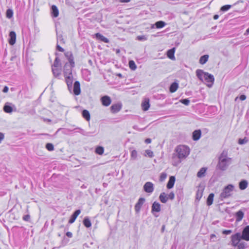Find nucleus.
<instances>
[{"label":"nucleus","instance_id":"nucleus-57","mask_svg":"<svg viewBox=\"0 0 249 249\" xmlns=\"http://www.w3.org/2000/svg\"><path fill=\"white\" fill-rule=\"evenodd\" d=\"M66 235L70 237V238H71L72 236V234L71 232H70V231H68L66 233Z\"/></svg>","mask_w":249,"mask_h":249},{"label":"nucleus","instance_id":"nucleus-21","mask_svg":"<svg viewBox=\"0 0 249 249\" xmlns=\"http://www.w3.org/2000/svg\"><path fill=\"white\" fill-rule=\"evenodd\" d=\"M51 10L52 16L54 18L57 17L59 15V11L57 7L55 5H53L51 7Z\"/></svg>","mask_w":249,"mask_h":249},{"label":"nucleus","instance_id":"nucleus-53","mask_svg":"<svg viewBox=\"0 0 249 249\" xmlns=\"http://www.w3.org/2000/svg\"><path fill=\"white\" fill-rule=\"evenodd\" d=\"M56 48H57V50H58L60 52H63L64 51V50L61 47H60L58 44H57Z\"/></svg>","mask_w":249,"mask_h":249},{"label":"nucleus","instance_id":"nucleus-50","mask_svg":"<svg viewBox=\"0 0 249 249\" xmlns=\"http://www.w3.org/2000/svg\"><path fill=\"white\" fill-rule=\"evenodd\" d=\"M232 231L231 230H224L222 231V233L224 234H230L231 233Z\"/></svg>","mask_w":249,"mask_h":249},{"label":"nucleus","instance_id":"nucleus-19","mask_svg":"<svg viewBox=\"0 0 249 249\" xmlns=\"http://www.w3.org/2000/svg\"><path fill=\"white\" fill-rule=\"evenodd\" d=\"M160 211V205L159 202H154L152 206V212H159Z\"/></svg>","mask_w":249,"mask_h":249},{"label":"nucleus","instance_id":"nucleus-55","mask_svg":"<svg viewBox=\"0 0 249 249\" xmlns=\"http://www.w3.org/2000/svg\"><path fill=\"white\" fill-rule=\"evenodd\" d=\"M4 136L2 133L0 132V143L4 139Z\"/></svg>","mask_w":249,"mask_h":249},{"label":"nucleus","instance_id":"nucleus-15","mask_svg":"<svg viewBox=\"0 0 249 249\" xmlns=\"http://www.w3.org/2000/svg\"><path fill=\"white\" fill-rule=\"evenodd\" d=\"M81 211L80 210H77L71 215L70 219L69 220V223L72 224L73 223L78 215L80 213Z\"/></svg>","mask_w":249,"mask_h":249},{"label":"nucleus","instance_id":"nucleus-62","mask_svg":"<svg viewBox=\"0 0 249 249\" xmlns=\"http://www.w3.org/2000/svg\"><path fill=\"white\" fill-rule=\"evenodd\" d=\"M165 225H162L161 229V231L162 232H164V230H165Z\"/></svg>","mask_w":249,"mask_h":249},{"label":"nucleus","instance_id":"nucleus-59","mask_svg":"<svg viewBox=\"0 0 249 249\" xmlns=\"http://www.w3.org/2000/svg\"><path fill=\"white\" fill-rule=\"evenodd\" d=\"M120 2L122 3H127L129 2L130 0H119Z\"/></svg>","mask_w":249,"mask_h":249},{"label":"nucleus","instance_id":"nucleus-61","mask_svg":"<svg viewBox=\"0 0 249 249\" xmlns=\"http://www.w3.org/2000/svg\"><path fill=\"white\" fill-rule=\"evenodd\" d=\"M219 18V16L217 15H215L214 16H213V19L216 20L217 19H218Z\"/></svg>","mask_w":249,"mask_h":249},{"label":"nucleus","instance_id":"nucleus-63","mask_svg":"<svg viewBox=\"0 0 249 249\" xmlns=\"http://www.w3.org/2000/svg\"><path fill=\"white\" fill-rule=\"evenodd\" d=\"M249 33V28L246 30L245 35H248Z\"/></svg>","mask_w":249,"mask_h":249},{"label":"nucleus","instance_id":"nucleus-5","mask_svg":"<svg viewBox=\"0 0 249 249\" xmlns=\"http://www.w3.org/2000/svg\"><path fill=\"white\" fill-rule=\"evenodd\" d=\"M234 188V186L232 184H229L225 187L219 196V199L223 200L230 197L232 195Z\"/></svg>","mask_w":249,"mask_h":249},{"label":"nucleus","instance_id":"nucleus-31","mask_svg":"<svg viewBox=\"0 0 249 249\" xmlns=\"http://www.w3.org/2000/svg\"><path fill=\"white\" fill-rule=\"evenodd\" d=\"M159 198L160 201L162 203H166L167 201L168 197L166 196V195L165 193H162L160 194Z\"/></svg>","mask_w":249,"mask_h":249},{"label":"nucleus","instance_id":"nucleus-22","mask_svg":"<svg viewBox=\"0 0 249 249\" xmlns=\"http://www.w3.org/2000/svg\"><path fill=\"white\" fill-rule=\"evenodd\" d=\"M96 38L105 43H109V40L108 38L103 36L100 33H96L95 34Z\"/></svg>","mask_w":249,"mask_h":249},{"label":"nucleus","instance_id":"nucleus-45","mask_svg":"<svg viewBox=\"0 0 249 249\" xmlns=\"http://www.w3.org/2000/svg\"><path fill=\"white\" fill-rule=\"evenodd\" d=\"M246 244L245 242L239 243L237 245L238 249H245Z\"/></svg>","mask_w":249,"mask_h":249},{"label":"nucleus","instance_id":"nucleus-52","mask_svg":"<svg viewBox=\"0 0 249 249\" xmlns=\"http://www.w3.org/2000/svg\"><path fill=\"white\" fill-rule=\"evenodd\" d=\"M175 195L173 192L170 193L168 195V198L170 199H173L174 198Z\"/></svg>","mask_w":249,"mask_h":249},{"label":"nucleus","instance_id":"nucleus-40","mask_svg":"<svg viewBox=\"0 0 249 249\" xmlns=\"http://www.w3.org/2000/svg\"><path fill=\"white\" fill-rule=\"evenodd\" d=\"M46 148L48 150L50 151H53L54 149V146L53 144L51 143H47L46 145Z\"/></svg>","mask_w":249,"mask_h":249},{"label":"nucleus","instance_id":"nucleus-38","mask_svg":"<svg viewBox=\"0 0 249 249\" xmlns=\"http://www.w3.org/2000/svg\"><path fill=\"white\" fill-rule=\"evenodd\" d=\"M156 27L157 28H161L163 27L165 25V23L162 21H159L155 23Z\"/></svg>","mask_w":249,"mask_h":249},{"label":"nucleus","instance_id":"nucleus-33","mask_svg":"<svg viewBox=\"0 0 249 249\" xmlns=\"http://www.w3.org/2000/svg\"><path fill=\"white\" fill-rule=\"evenodd\" d=\"M52 71L55 77L59 76L60 74V70L57 68L52 67Z\"/></svg>","mask_w":249,"mask_h":249},{"label":"nucleus","instance_id":"nucleus-26","mask_svg":"<svg viewBox=\"0 0 249 249\" xmlns=\"http://www.w3.org/2000/svg\"><path fill=\"white\" fill-rule=\"evenodd\" d=\"M82 116L87 121H89L90 116L89 112L88 110L86 109L82 111Z\"/></svg>","mask_w":249,"mask_h":249},{"label":"nucleus","instance_id":"nucleus-28","mask_svg":"<svg viewBox=\"0 0 249 249\" xmlns=\"http://www.w3.org/2000/svg\"><path fill=\"white\" fill-rule=\"evenodd\" d=\"M178 87V83L176 82L173 83L170 87V91L172 93L175 92L177 90Z\"/></svg>","mask_w":249,"mask_h":249},{"label":"nucleus","instance_id":"nucleus-23","mask_svg":"<svg viewBox=\"0 0 249 249\" xmlns=\"http://www.w3.org/2000/svg\"><path fill=\"white\" fill-rule=\"evenodd\" d=\"M175 48H173L169 50L167 52V56L168 57L172 59V60H175V56H174V53H175Z\"/></svg>","mask_w":249,"mask_h":249},{"label":"nucleus","instance_id":"nucleus-54","mask_svg":"<svg viewBox=\"0 0 249 249\" xmlns=\"http://www.w3.org/2000/svg\"><path fill=\"white\" fill-rule=\"evenodd\" d=\"M240 99L241 100V101H244L245 100H246V96L245 95H241L240 97H239Z\"/></svg>","mask_w":249,"mask_h":249},{"label":"nucleus","instance_id":"nucleus-64","mask_svg":"<svg viewBox=\"0 0 249 249\" xmlns=\"http://www.w3.org/2000/svg\"><path fill=\"white\" fill-rule=\"evenodd\" d=\"M45 121H48V122H51V120L48 119H45Z\"/></svg>","mask_w":249,"mask_h":249},{"label":"nucleus","instance_id":"nucleus-29","mask_svg":"<svg viewBox=\"0 0 249 249\" xmlns=\"http://www.w3.org/2000/svg\"><path fill=\"white\" fill-rule=\"evenodd\" d=\"M214 194L213 193L210 194L207 200V204L208 206H210L213 204V200Z\"/></svg>","mask_w":249,"mask_h":249},{"label":"nucleus","instance_id":"nucleus-20","mask_svg":"<svg viewBox=\"0 0 249 249\" xmlns=\"http://www.w3.org/2000/svg\"><path fill=\"white\" fill-rule=\"evenodd\" d=\"M175 177L174 176H171L169 178V180L167 184V188L168 189H171L173 187L175 182Z\"/></svg>","mask_w":249,"mask_h":249},{"label":"nucleus","instance_id":"nucleus-47","mask_svg":"<svg viewBox=\"0 0 249 249\" xmlns=\"http://www.w3.org/2000/svg\"><path fill=\"white\" fill-rule=\"evenodd\" d=\"M167 177V174L165 173H162L160 174V181H163L165 180V179Z\"/></svg>","mask_w":249,"mask_h":249},{"label":"nucleus","instance_id":"nucleus-24","mask_svg":"<svg viewBox=\"0 0 249 249\" xmlns=\"http://www.w3.org/2000/svg\"><path fill=\"white\" fill-rule=\"evenodd\" d=\"M248 182L246 180H242L239 183V188L241 190H244L245 189L247 186H248Z\"/></svg>","mask_w":249,"mask_h":249},{"label":"nucleus","instance_id":"nucleus-6","mask_svg":"<svg viewBox=\"0 0 249 249\" xmlns=\"http://www.w3.org/2000/svg\"><path fill=\"white\" fill-rule=\"evenodd\" d=\"M231 238V244L233 246H236L239 243V242L242 239L241 234L240 233H236V234L232 235Z\"/></svg>","mask_w":249,"mask_h":249},{"label":"nucleus","instance_id":"nucleus-4","mask_svg":"<svg viewBox=\"0 0 249 249\" xmlns=\"http://www.w3.org/2000/svg\"><path fill=\"white\" fill-rule=\"evenodd\" d=\"M177 156L178 159H182L186 158L190 153V149L188 146L185 145H178L176 149Z\"/></svg>","mask_w":249,"mask_h":249},{"label":"nucleus","instance_id":"nucleus-56","mask_svg":"<svg viewBox=\"0 0 249 249\" xmlns=\"http://www.w3.org/2000/svg\"><path fill=\"white\" fill-rule=\"evenodd\" d=\"M8 89H9L8 87H7V86H5V87H4V88H3V90H2V91H3V92H4V93H6V92H8Z\"/></svg>","mask_w":249,"mask_h":249},{"label":"nucleus","instance_id":"nucleus-2","mask_svg":"<svg viewBox=\"0 0 249 249\" xmlns=\"http://www.w3.org/2000/svg\"><path fill=\"white\" fill-rule=\"evenodd\" d=\"M196 75L201 81H203L204 80V82L208 87H212L214 80V78L212 74L204 72L202 70L198 69L196 71Z\"/></svg>","mask_w":249,"mask_h":249},{"label":"nucleus","instance_id":"nucleus-1","mask_svg":"<svg viewBox=\"0 0 249 249\" xmlns=\"http://www.w3.org/2000/svg\"><path fill=\"white\" fill-rule=\"evenodd\" d=\"M231 158L228 156V151L223 150L219 157L217 168L221 171H225L231 163Z\"/></svg>","mask_w":249,"mask_h":249},{"label":"nucleus","instance_id":"nucleus-3","mask_svg":"<svg viewBox=\"0 0 249 249\" xmlns=\"http://www.w3.org/2000/svg\"><path fill=\"white\" fill-rule=\"evenodd\" d=\"M65 55L68 59L70 64L66 63L64 66V76L72 75V69L75 65L72 53L71 52H67L65 53Z\"/></svg>","mask_w":249,"mask_h":249},{"label":"nucleus","instance_id":"nucleus-34","mask_svg":"<svg viewBox=\"0 0 249 249\" xmlns=\"http://www.w3.org/2000/svg\"><path fill=\"white\" fill-rule=\"evenodd\" d=\"M104 149L102 146H98L95 149V152L99 155H102L104 153Z\"/></svg>","mask_w":249,"mask_h":249},{"label":"nucleus","instance_id":"nucleus-37","mask_svg":"<svg viewBox=\"0 0 249 249\" xmlns=\"http://www.w3.org/2000/svg\"><path fill=\"white\" fill-rule=\"evenodd\" d=\"M13 15V10L11 9H8L7 10L6 12V16L8 18H11Z\"/></svg>","mask_w":249,"mask_h":249},{"label":"nucleus","instance_id":"nucleus-43","mask_svg":"<svg viewBox=\"0 0 249 249\" xmlns=\"http://www.w3.org/2000/svg\"><path fill=\"white\" fill-rule=\"evenodd\" d=\"M248 142V140L246 137H245L244 139H239L238 140V143L239 144H244Z\"/></svg>","mask_w":249,"mask_h":249},{"label":"nucleus","instance_id":"nucleus-49","mask_svg":"<svg viewBox=\"0 0 249 249\" xmlns=\"http://www.w3.org/2000/svg\"><path fill=\"white\" fill-rule=\"evenodd\" d=\"M23 219L25 221H29L30 219V215L29 214H26L23 216Z\"/></svg>","mask_w":249,"mask_h":249},{"label":"nucleus","instance_id":"nucleus-39","mask_svg":"<svg viewBox=\"0 0 249 249\" xmlns=\"http://www.w3.org/2000/svg\"><path fill=\"white\" fill-rule=\"evenodd\" d=\"M145 152L146 154H145V156H148L150 158H152L153 157H154V153L153 151H152L151 150L147 149L145 150Z\"/></svg>","mask_w":249,"mask_h":249},{"label":"nucleus","instance_id":"nucleus-48","mask_svg":"<svg viewBox=\"0 0 249 249\" xmlns=\"http://www.w3.org/2000/svg\"><path fill=\"white\" fill-rule=\"evenodd\" d=\"M57 41H60L62 43H65V41H64V39L63 38L62 35H59L57 36Z\"/></svg>","mask_w":249,"mask_h":249},{"label":"nucleus","instance_id":"nucleus-35","mask_svg":"<svg viewBox=\"0 0 249 249\" xmlns=\"http://www.w3.org/2000/svg\"><path fill=\"white\" fill-rule=\"evenodd\" d=\"M129 68L132 70H135L137 68V66L135 64V63L134 62V61L133 60H130L129 61Z\"/></svg>","mask_w":249,"mask_h":249},{"label":"nucleus","instance_id":"nucleus-46","mask_svg":"<svg viewBox=\"0 0 249 249\" xmlns=\"http://www.w3.org/2000/svg\"><path fill=\"white\" fill-rule=\"evenodd\" d=\"M231 5H225L221 7L220 10L222 11H226L228 10L231 7Z\"/></svg>","mask_w":249,"mask_h":249},{"label":"nucleus","instance_id":"nucleus-44","mask_svg":"<svg viewBox=\"0 0 249 249\" xmlns=\"http://www.w3.org/2000/svg\"><path fill=\"white\" fill-rule=\"evenodd\" d=\"M180 102H181V103L186 106H188L190 104V101L188 99H184L180 100Z\"/></svg>","mask_w":249,"mask_h":249},{"label":"nucleus","instance_id":"nucleus-51","mask_svg":"<svg viewBox=\"0 0 249 249\" xmlns=\"http://www.w3.org/2000/svg\"><path fill=\"white\" fill-rule=\"evenodd\" d=\"M137 38L138 40H146V38L145 36H137Z\"/></svg>","mask_w":249,"mask_h":249},{"label":"nucleus","instance_id":"nucleus-60","mask_svg":"<svg viewBox=\"0 0 249 249\" xmlns=\"http://www.w3.org/2000/svg\"><path fill=\"white\" fill-rule=\"evenodd\" d=\"M145 142L146 143H150L151 142V140L149 138H147V139H145Z\"/></svg>","mask_w":249,"mask_h":249},{"label":"nucleus","instance_id":"nucleus-30","mask_svg":"<svg viewBox=\"0 0 249 249\" xmlns=\"http://www.w3.org/2000/svg\"><path fill=\"white\" fill-rule=\"evenodd\" d=\"M83 224L84 226L87 228H89L91 226L90 220L88 217H85L83 220Z\"/></svg>","mask_w":249,"mask_h":249},{"label":"nucleus","instance_id":"nucleus-9","mask_svg":"<svg viewBox=\"0 0 249 249\" xmlns=\"http://www.w3.org/2000/svg\"><path fill=\"white\" fill-rule=\"evenodd\" d=\"M65 77L66 82L68 86V88L70 91L72 89V84L73 82L72 75L64 76Z\"/></svg>","mask_w":249,"mask_h":249},{"label":"nucleus","instance_id":"nucleus-32","mask_svg":"<svg viewBox=\"0 0 249 249\" xmlns=\"http://www.w3.org/2000/svg\"><path fill=\"white\" fill-rule=\"evenodd\" d=\"M236 221H241L244 216V213L242 211H239L236 213Z\"/></svg>","mask_w":249,"mask_h":249},{"label":"nucleus","instance_id":"nucleus-36","mask_svg":"<svg viewBox=\"0 0 249 249\" xmlns=\"http://www.w3.org/2000/svg\"><path fill=\"white\" fill-rule=\"evenodd\" d=\"M203 195V190L198 189L197 191L196 194V198L197 199H200Z\"/></svg>","mask_w":249,"mask_h":249},{"label":"nucleus","instance_id":"nucleus-42","mask_svg":"<svg viewBox=\"0 0 249 249\" xmlns=\"http://www.w3.org/2000/svg\"><path fill=\"white\" fill-rule=\"evenodd\" d=\"M137 157V152L135 150H133L131 153V158L133 160H136Z\"/></svg>","mask_w":249,"mask_h":249},{"label":"nucleus","instance_id":"nucleus-8","mask_svg":"<svg viewBox=\"0 0 249 249\" xmlns=\"http://www.w3.org/2000/svg\"><path fill=\"white\" fill-rule=\"evenodd\" d=\"M241 238L246 241H249V226H247L243 230Z\"/></svg>","mask_w":249,"mask_h":249},{"label":"nucleus","instance_id":"nucleus-17","mask_svg":"<svg viewBox=\"0 0 249 249\" xmlns=\"http://www.w3.org/2000/svg\"><path fill=\"white\" fill-rule=\"evenodd\" d=\"M122 108V105L120 104L112 105L110 107L111 111L112 113L119 112Z\"/></svg>","mask_w":249,"mask_h":249},{"label":"nucleus","instance_id":"nucleus-25","mask_svg":"<svg viewBox=\"0 0 249 249\" xmlns=\"http://www.w3.org/2000/svg\"><path fill=\"white\" fill-rule=\"evenodd\" d=\"M208 58H209L208 55H207V54L204 55L200 57V58L199 59V63L203 65V64H205L208 61Z\"/></svg>","mask_w":249,"mask_h":249},{"label":"nucleus","instance_id":"nucleus-14","mask_svg":"<svg viewBox=\"0 0 249 249\" xmlns=\"http://www.w3.org/2000/svg\"><path fill=\"white\" fill-rule=\"evenodd\" d=\"M141 106L143 111L147 110L150 107L149 99L145 98L142 102Z\"/></svg>","mask_w":249,"mask_h":249},{"label":"nucleus","instance_id":"nucleus-58","mask_svg":"<svg viewBox=\"0 0 249 249\" xmlns=\"http://www.w3.org/2000/svg\"><path fill=\"white\" fill-rule=\"evenodd\" d=\"M215 237H216L215 235L214 234H212L210 236V240L214 241V240H213V238H215Z\"/></svg>","mask_w":249,"mask_h":249},{"label":"nucleus","instance_id":"nucleus-18","mask_svg":"<svg viewBox=\"0 0 249 249\" xmlns=\"http://www.w3.org/2000/svg\"><path fill=\"white\" fill-rule=\"evenodd\" d=\"M201 135V131L200 129L196 130L193 133V139L194 141H198Z\"/></svg>","mask_w":249,"mask_h":249},{"label":"nucleus","instance_id":"nucleus-12","mask_svg":"<svg viewBox=\"0 0 249 249\" xmlns=\"http://www.w3.org/2000/svg\"><path fill=\"white\" fill-rule=\"evenodd\" d=\"M9 43L13 45L16 41V33L14 31H11L9 33Z\"/></svg>","mask_w":249,"mask_h":249},{"label":"nucleus","instance_id":"nucleus-16","mask_svg":"<svg viewBox=\"0 0 249 249\" xmlns=\"http://www.w3.org/2000/svg\"><path fill=\"white\" fill-rule=\"evenodd\" d=\"M12 104L10 103H6L3 107V110L4 112L10 113L13 112V107L11 106Z\"/></svg>","mask_w":249,"mask_h":249},{"label":"nucleus","instance_id":"nucleus-27","mask_svg":"<svg viewBox=\"0 0 249 249\" xmlns=\"http://www.w3.org/2000/svg\"><path fill=\"white\" fill-rule=\"evenodd\" d=\"M207 168L205 167L201 168L197 173V176L198 178H202L204 176Z\"/></svg>","mask_w":249,"mask_h":249},{"label":"nucleus","instance_id":"nucleus-13","mask_svg":"<svg viewBox=\"0 0 249 249\" xmlns=\"http://www.w3.org/2000/svg\"><path fill=\"white\" fill-rule=\"evenodd\" d=\"M144 201H145V199L144 198L141 197V198H139L138 202L136 204L135 206V209L137 212H139L140 211V210L142 205L144 203Z\"/></svg>","mask_w":249,"mask_h":249},{"label":"nucleus","instance_id":"nucleus-41","mask_svg":"<svg viewBox=\"0 0 249 249\" xmlns=\"http://www.w3.org/2000/svg\"><path fill=\"white\" fill-rule=\"evenodd\" d=\"M59 64H60V60L58 58V57H56L54 60L53 67L57 68L59 66Z\"/></svg>","mask_w":249,"mask_h":249},{"label":"nucleus","instance_id":"nucleus-10","mask_svg":"<svg viewBox=\"0 0 249 249\" xmlns=\"http://www.w3.org/2000/svg\"><path fill=\"white\" fill-rule=\"evenodd\" d=\"M73 93L76 95H78L81 93L80 84L78 81H75L74 83Z\"/></svg>","mask_w":249,"mask_h":249},{"label":"nucleus","instance_id":"nucleus-7","mask_svg":"<svg viewBox=\"0 0 249 249\" xmlns=\"http://www.w3.org/2000/svg\"><path fill=\"white\" fill-rule=\"evenodd\" d=\"M143 190L148 193H151L154 191V185L151 182H146L143 186Z\"/></svg>","mask_w":249,"mask_h":249},{"label":"nucleus","instance_id":"nucleus-11","mask_svg":"<svg viewBox=\"0 0 249 249\" xmlns=\"http://www.w3.org/2000/svg\"><path fill=\"white\" fill-rule=\"evenodd\" d=\"M102 105L104 106L107 107L111 104V100L110 98L108 96H104L101 99Z\"/></svg>","mask_w":249,"mask_h":249}]
</instances>
